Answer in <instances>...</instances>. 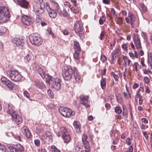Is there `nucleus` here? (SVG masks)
<instances>
[{
  "mask_svg": "<svg viewBox=\"0 0 152 152\" xmlns=\"http://www.w3.org/2000/svg\"><path fill=\"white\" fill-rule=\"evenodd\" d=\"M7 113L12 117V119L15 121V124L18 125L22 123V119L21 117L17 114L14 110L12 106L8 105V110L7 111Z\"/></svg>",
  "mask_w": 152,
  "mask_h": 152,
  "instance_id": "nucleus-1",
  "label": "nucleus"
},
{
  "mask_svg": "<svg viewBox=\"0 0 152 152\" xmlns=\"http://www.w3.org/2000/svg\"><path fill=\"white\" fill-rule=\"evenodd\" d=\"M35 3L33 6L34 10L36 14H43L45 8V4L43 0H34Z\"/></svg>",
  "mask_w": 152,
  "mask_h": 152,
  "instance_id": "nucleus-2",
  "label": "nucleus"
},
{
  "mask_svg": "<svg viewBox=\"0 0 152 152\" xmlns=\"http://www.w3.org/2000/svg\"><path fill=\"white\" fill-rule=\"evenodd\" d=\"M10 18V12L7 7H0V23H5Z\"/></svg>",
  "mask_w": 152,
  "mask_h": 152,
  "instance_id": "nucleus-3",
  "label": "nucleus"
},
{
  "mask_svg": "<svg viewBox=\"0 0 152 152\" xmlns=\"http://www.w3.org/2000/svg\"><path fill=\"white\" fill-rule=\"evenodd\" d=\"M74 28L75 32L80 37L81 39H83L85 38L83 31V24L81 22L78 21L76 22Z\"/></svg>",
  "mask_w": 152,
  "mask_h": 152,
  "instance_id": "nucleus-4",
  "label": "nucleus"
},
{
  "mask_svg": "<svg viewBox=\"0 0 152 152\" xmlns=\"http://www.w3.org/2000/svg\"><path fill=\"white\" fill-rule=\"evenodd\" d=\"M29 39L32 44L37 46L41 45L42 42V38L37 33H33L31 34L29 36Z\"/></svg>",
  "mask_w": 152,
  "mask_h": 152,
  "instance_id": "nucleus-5",
  "label": "nucleus"
},
{
  "mask_svg": "<svg viewBox=\"0 0 152 152\" xmlns=\"http://www.w3.org/2000/svg\"><path fill=\"white\" fill-rule=\"evenodd\" d=\"M8 76L10 79L15 81H18L20 80L22 76L19 73L17 70H8L7 71Z\"/></svg>",
  "mask_w": 152,
  "mask_h": 152,
  "instance_id": "nucleus-6",
  "label": "nucleus"
},
{
  "mask_svg": "<svg viewBox=\"0 0 152 152\" xmlns=\"http://www.w3.org/2000/svg\"><path fill=\"white\" fill-rule=\"evenodd\" d=\"M59 110V112L63 116L66 118H69L71 115H74L75 114V111H72L70 109L64 106L60 107Z\"/></svg>",
  "mask_w": 152,
  "mask_h": 152,
  "instance_id": "nucleus-7",
  "label": "nucleus"
},
{
  "mask_svg": "<svg viewBox=\"0 0 152 152\" xmlns=\"http://www.w3.org/2000/svg\"><path fill=\"white\" fill-rule=\"evenodd\" d=\"M73 73V70L71 66L65 67L62 75L63 78L65 80H69L72 78Z\"/></svg>",
  "mask_w": 152,
  "mask_h": 152,
  "instance_id": "nucleus-8",
  "label": "nucleus"
},
{
  "mask_svg": "<svg viewBox=\"0 0 152 152\" xmlns=\"http://www.w3.org/2000/svg\"><path fill=\"white\" fill-rule=\"evenodd\" d=\"M62 137L64 140V142L68 143L71 140V137L66 128L64 126L61 127Z\"/></svg>",
  "mask_w": 152,
  "mask_h": 152,
  "instance_id": "nucleus-9",
  "label": "nucleus"
},
{
  "mask_svg": "<svg viewBox=\"0 0 152 152\" xmlns=\"http://www.w3.org/2000/svg\"><path fill=\"white\" fill-rule=\"evenodd\" d=\"M133 39L136 49L137 50L141 49L142 48L141 44L138 35L137 34H133Z\"/></svg>",
  "mask_w": 152,
  "mask_h": 152,
  "instance_id": "nucleus-10",
  "label": "nucleus"
},
{
  "mask_svg": "<svg viewBox=\"0 0 152 152\" xmlns=\"http://www.w3.org/2000/svg\"><path fill=\"white\" fill-rule=\"evenodd\" d=\"M8 149L9 152H24L23 147L19 144L10 146Z\"/></svg>",
  "mask_w": 152,
  "mask_h": 152,
  "instance_id": "nucleus-11",
  "label": "nucleus"
},
{
  "mask_svg": "<svg viewBox=\"0 0 152 152\" xmlns=\"http://www.w3.org/2000/svg\"><path fill=\"white\" fill-rule=\"evenodd\" d=\"M129 18H125V20L128 24H130L132 27H134L135 26L136 17L134 15L131 13H129L128 14Z\"/></svg>",
  "mask_w": 152,
  "mask_h": 152,
  "instance_id": "nucleus-12",
  "label": "nucleus"
},
{
  "mask_svg": "<svg viewBox=\"0 0 152 152\" xmlns=\"http://www.w3.org/2000/svg\"><path fill=\"white\" fill-rule=\"evenodd\" d=\"M46 8L50 17L52 18H55L57 16L58 11L51 9L50 7V4L48 2L46 3Z\"/></svg>",
  "mask_w": 152,
  "mask_h": 152,
  "instance_id": "nucleus-13",
  "label": "nucleus"
},
{
  "mask_svg": "<svg viewBox=\"0 0 152 152\" xmlns=\"http://www.w3.org/2000/svg\"><path fill=\"white\" fill-rule=\"evenodd\" d=\"M140 64L141 65L140 66V68L142 69L144 74H147L148 73L150 74H152L151 71L149 70L148 68H147V66L145 64V59L143 57L141 58L140 59Z\"/></svg>",
  "mask_w": 152,
  "mask_h": 152,
  "instance_id": "nucleus-14",
  "label": "nucleus"
},
{
  "mask_svg": "<svg viewBox=\"0 0 152 152\" xmlns=\"http://www.w3.org/2000/svg\"><path fill=\"white\" fill-rule=\"evenodd\" d=\"M89 97V96H86L83 95H81L79 97L81 104L87 108L90 107L88 104V99Z\"/></svg>",
  "mask_w": 152,
  "mask_h": 152,
  "instance_id": "nucleus-15",
  "label": "nucleus"
},
{
  "mask_svg": "<svg viewBox=\"0 0 152 152\" xmlns=\"http://www.w3.org/2000/svg\"><path fill=\"white\" fill-rule=\"evenodd\" d=\"M144 89L142 87H140L138 91L137 92L135 96V101L136 102H137L138 101V99H139V104L141 105L142 104L143 101V99L142 96L140 94V91H143Z\"/></svg>",
  "mask_w": 152,
  "mask_h": 152,
  "instance_id": "nucleus-16",
  "label": "nucleus"
},
{
  "mask_svg": "<svg viewBox=\"0 0 152 152\" xmlns=\"http://www.w3.org/2000/svg\"><path fill=\"white\" fill-rule=\"evenodd\" d=\"M21 20L22 23L28 26L31 23V19L27 15H24L22 16Z\"/></svg>",
  "mask_w": 152,
  "mask_h": 152,
  "instance_id": "nucleus-17",
  "label": "nucleus"
},
{
  "mask_svg": "<svg viewBox=\"0 0 152 152\" xmlns=\"http://www.w3.org/2000/svg\"><path fill=\"white\" fill-rule=\"evenodd\" d=\"M17 4L20 5L22 7L26 8L28 7V2L26 0H13Z\"/></svg>",
  "mask_w": 152,
  "mask_h": 152,
  "instance_id": "nucleus-18",
  "label": "nucleus"
},
{
  "mask_svg": "<svg viewBox=\"0 0 152 152\" xmlns=\"http://www.w3.org/2000/svg\"><path fill=\"white\" fill-rule=\"evenodd\" d=\"M87 136L86 134H84L82 136V140L84 144V147L88 150L89 148V142L87 140Z\"/></svg>",
  "mask_w": 152,
  "mask_h": 152,
  "instance_id": "nucleus-19",
  "label": "nucleus"
},
{
  "mask_svg": "<svg viewBox=\"0 0 152 152\" xmlns=\"http://www.w3.org/2000/svg\"><path fill=\"white\" fill-rule=\"evenodd\" d=\"M23 129L24 131V134L26 138L29 140L31 139L32 136L28 129L27 128L26 126L24 127Z\"/></svg>",
  "mask_w": 152,
  "mask_h": 152,
  "instance_id": "nucleus-20",
  "label": "nucleus"
},
{
  "mask_svg": "<svg viewBox=\"0 0 152 152\" xmlns=\"http://www.w3.org/2000/svg\"><path fill=\"white\" fill-rule=\"evenodd\" d=\"M51 5L50 6L51 9L58 11L60 9V7L58 4L56 2L53 0L50 1Z\"/></svg>",
  "mask_w": 152,
  "mask_h": 152,
  "instance_id": "nucleus-21",
  "label": "nucleus"
},
{
  "mask_svg": "<svg viewBox=\"0 0 152 152\" xmlns=\"http://www.w3.org/2000/svg\"><path fill=\"white\" fill-rule=\"evenodd\" d=\"M1 81L3 85L5 84L6 86H13L14 85L13 83L5 77H2L1 78Z\"/></svg>",
  "mask_w": 152,
  "mask_h": 152,
  "instance_id": "nucleus-22",
  "label": "nucleus"
},
{
  "mask_svg": "<svg viewBox=\"0 0 152 152\" xmlns=\"http://www.w3.org/2000/svg\"><path fill=\"white\" fill-rule=\"evenodd\" d=\"M13 42L15 44L16 46H22V44L24 42L23 39H20L17 38H15L12 40Z\"/></svg>",
  "mask_w": 152,
  "mask_h": 152,
  "instance_id": "nucleus-23",
  "label": "nucleus"
},
{
  "mask_svg": "<svg viewBox=\"0 0 152 152\" xmlns=\"http://www.w3.org/2000/svg\"><path fill=\"white\" fill-rule=\"evenodd\" d=\"M73 74L75 80L78 82L81 78V76L79 74L77 69L75 67L73 68Z\"/></svg>",
  "mask_w": 152,
  "mask_h": 152,
  "instance_id": "nucleus-24",
  "label": "nucleus"
},
{
  "mask_svg": "<svg viewBox=\"0 0 152 152\" xmlns=\"http://www.w3.org/2000/svg\"><path fill=\"white\" fill-rule=\"evenodd\" d=\"M74 127L77 132H80L81 131V124L79 122L74 121L73 123Z\"/></svg>",
  "mask_w": 152,
  "mask_h": 152,
  "instance_id": "nucleus-25",
  "label": "nucleus"
},
{
  "mask_svg": "<svg viewBox=\"0 0 152 152\" xmlns=\"http://www.w3.org/2000/svg\"><path fill=\"white\" fill-rule=\"evenodd\" d=\"M120 51L118 48H116L112 53V58L111 61L113 60L114 58H116L120 55Z\"/></svg>",
  "mask_w": 152,
  "mask_h": 152,
  "instance_id": "nucleus-26",
  "label": "nucleus"
},
{
  "mask_svg": "<svg viewBox=\"0 0 152 152\" xmlns=\"http://www.w3.org/2000/svg\"><path fill=\"white\" fill-rule=\"evenodd\" d=\"M46 139L50 142H52L53 140V136L51 133L49 131H47L45 132Z\"/></svg>",
  "mask_w": 152,
  "mask_h": 152,
  "instance_id": "nucleus-27",
  "label": "nucleus"
},
{
  "mask_svg": "<svg viewBox=\"0 0 152 152\" xmlns=\"http://www.w3.org/2000/svg\"><path fill=\"white\" fill-rule=\"evenodd\" d=\"M46 81L47 83L49 85L54 84V81L55 80V78L51 76L47 75V77L46 78Z\"/></svg>",
  "mask_w": 152,
  "mask_h": 152,
  "instance_id": "nucleus-28",
  "label": "nucleus"
},
{
  "mask_svg": "<svg viewBox=\"0 0 152 152\" xmlns=\"http://www.w3.org/2000/svg\"><path fill=\"white\" fill-rule=\"evenodd\" d=\"M74 48L75 50V51L80 52L81 51V49L80 46L79 42L76 41H74Z\"/></svg>",
  "mask_w": 152,
  "mask_h": 152,
  "instance_id": "nucleus-29",
  "label": "nucleus"
},
{
  "mask_svg": "<svg viewBox=\"0 0 152 152\" xmlns=\"http://www.w3.org/2000/svg\"><path fill=\"white\" fill-rule=\"evenodd\" d=\"M140 7L139 9L142 13H145L148 10L147 7L142 3H140L139 4Z\"/></svg>",
  "mask_w": 152,
  "mask_h": 152,
  "instance_id": "nucleus-30",
  "label": "nucleus"
},
{
  "mask_svg": "<svg viewBox=\"0 0 152 152\" xmlns=\"http://www.w3.org/2000/svg\"><path fill=\"white\" fill-rule=\"evenodd\" d=\"M37 71L42 78H44L46 77L45 72L40 67H39L37 69Z\"/></svg>",
  "mask_w": 152,
  "mask_h": 152,
  "instance_id": "nucleus-31",
  "label": "nucleus"
},
{
  "mask_svg": "<svg viewBox=\"0 0 152 152\" xmlns=\"http://www.w3.org/2000/svg\"><path fill=\"white\" fill-rule=\"evenodd\" d=\"M81 51H75L73 54V57L74 58L77 60H79L80 59V55Z\"/></svg>",
  "mask_w": 152,
  "mask_h": 152,
  "instance_id": "nucleus-32",
  "label": "nucleus"
},
{
  "mask_svg": "<svg viewBox=\"0 0 152 152\" xmlns=\"http://www.w3.org/2000/svg\"><path fill=\"white\" fill-rule=\"evenodd\" d=\"M148 62L151 68L152 69V54L151 53H149L148 54Z\"/></svg>",
  "mask_w": 152,
  "mask_h": 152,
  "instance_id": "nucleus-33",
  "label": "nucleus"
},
{
  "mask_svg": "<svg viewBox=\"0 0 152 152\" xmlns=\"http://www.w3.org/2000/svg\"><path fill=\"white\" fill-rule=\"evenodd\" d=\"M58 14L61 16L66 17L68 15V13L65 9H63L59 12Z\"/></svg>",
  "mask_w": 152,
  "mask_h": 152,
  "instance_id": "nucleus-34",
  "label": "nucleus"
},
{
  "mask_svg": "<svg viewBox=\"0 0 152 152\" xmlns=\"http://www.w3.org/2000/svg\"><path fill=\"white\" fill-rule=\"evenodd\" d=\"M31 59V56L29 54H27L24 58V61L26 63L29 62Z\"/></svg>",
  "mask_w": 152,
  "mask_h": 152,
  "instance_id": "nucleus-35",
  "label": "nucleus"
},
{
  "mask_svg": "<svg viewBox=\"0 0 152 152\" xmlns=\"http://www.w3.org/2000/svg\"><path fill=\"white\" fill-rule=\"evenodd\" d=\"M55 86H61V79L58 78H55V80L54 81V84Z\"/></svg>",
  "mask_w": 152,
  "mask_h": 152,
  "instance_id": "nucleus-36",
  "label": "nucleus"
},
{
  "mask_svg": "<svg viewBox=\"0 0 152 152\" xmlns=\"http://www.w3.org/2000/svg\"><path fill=\"white\" fill-rule=\"evenodd\" d=\"M123 115L124 117L125 118H127L128 117V113L126 107L125 105L123 106Z\"/></svg>",
  "mask_w": 152,
  "mask_h": 152,
  "instance_id": "nucleus-37",
  "label": "nucleus"
},
{
  "mask_svg": "<svg viewBox=\"0 0 152 152\" xmlns=\"http://www.w3.org/2000/svg\"><path fill=\"white\" fill-rule=\"evenodd\" d=\"M71 11L75 14L78 13L80 12V9L77 7H72L70 8Z\"/></svg>",
  "mask_w": 152,
  "mask_h": 152,
  "instance_id": "nucleus-38",
  "label": "nucleus"
},
{
  "mask_svg": "<svg viewBox=\"0 0 152 152\" xmlns=\"http://www.w3.org/2000/svg\"><path fill=\"white\" fill-rule=\"evenodd\" d=\"M129 54L130 56L132 59H134V58H138V54L136 51H134V54L132 52H129Z\"/></svg>",
  "mask_w": 152,
  "mask_h": 152,
  "instance_id": "nucleus-39",
  "label": "nucleus"
},
{
  "mask_svg": "<svg viewBox=\"0 0 152 152\" xmlns=\"http://www.w3.org/2000/svg\"><path fill=\"white\" fill-rule=\"evenodd\" d=\"M128 43L127 42L124 43L121 45V48L125 52H127L128 50Z\"/></svg>",
  "mask_w": 152,
  "mask_h": 152,
  "instance_id": "nucleus-40",
  "label": "nucleus"
},
{
  "mask_svg": "<svg viewBox=\"0 0 152 152\" xmlns=\"http://www.w3.org/2000/svg\"><path fill=\"white\" fill-rule=\"evenodd\" d=\"M6 28L4 26H0V35H2L6 32Z\"/></svg>",
  "mask_w": 152,
  "mask_h": 152,
  "instance_id": "nucleus-41",
  "label": "nucleus"
},
{
  "mask_svg": "<svg viewBox=\"0 0 152 152\" xmlns=\"http://www.w3.org/2000/svg\"><path fill=\"white\" fill-rule=\"evenodd\" d=\"M106 20V18L104 16H102L99 20V23L100 25H102Z\"/></svg>",
  "mask_w": 152,
  "mask_h": 152,
  "instance_id": "nucleus-42",
  "label": "nucleus"
},
{
  "mask_svg": "<svg viewBox=\"0 0 152 152\" xmlns=\"http://www.w3.org/2000/svg\"><path fill=\"white\" fill-rule=\"evenodd\" d=\"M115 112L117 114H120L122 112L121 108L119 106L116 107L115 109Z\"/></svg>",
  "mask_w": 152,
  "mask_h": 152,
  "instance_id": "nucleus-43",
  "label": "nucleus"
},
{
  "mask_svg": "<svg viewBox=\"0 0 152 152\" xmlns=\"http://www.w3.org/2000/svg\"><path fill=\"white\" fill-rule=\"evenodd\" d=\"M141 35L144 40L146 42H147L148 41V38L146 33L142 31L141 33Z\"/></svg>",
  "mask_w": 152,
  "mask_h": 152,
  "instance_id": "nucleus-44",
  "label": "nucleus"
},
{
  "mask_svg": "<svg viewBox=\"0 0 152 152\" xmlns=\"http://www.w3.org/2000/svg\"><path fill=\"white\" fill-rule=\"evenodd\" d=\"M123 19L121 17H119L116 19V22L119 25H121L123 23Z\"/></svg>",
  "mask_w": 152,
  "mask_h": 152,
  "instance_id": "nucleus-45",
  "label": "nucleus"
},
{
  "mask_svg": "<svg viewBox=\"0 0 152 152\" xmlns=\"http://www.w3.org/2000/svg\"><path fill=\"white\" fill-rule=\"evenodd\" d=\"M123 94L124 95V98L126 99H128L129 98H131V96L130 93L124 92H123Z\"/></svg>",
  "mask_w": 152,
  "mask_h": 152,
  "instance_id": "nucleus-46",
  "label": "nucleus"
},
{
  "mask_svg": "<svg viewBox=\"0 0 152 152\" xmlns=\"http://www.w3.org/2000/svg\"><path fill=\"white\" fill-rule=\"evenodd\" d=\"M111 75L113 76L116 81H118V77L117 75L115 74L114 72H112L111 73Z\"/></svg>",
  "mask_w": 152,
  "mask_h": 152,
  "instance_id": "nucleus-47",
  "label": "nucleus"
},
{
  "mask_svg": "<svg viewBox=\"0 0 152 152\" xmlns=\"http://www.w3.org/2000/svg\"><path fill=\"white\" fill-rule=\"evenodd\" d=\"M106 84V80L105 78L102 77V79L100 81V86H105Z\"/></svg>",
  "mask_w": 152,
  "mask_h": 152,
  "instance_id": "nucleus-48",
  "label": "nucleus"
},
{
  "mask_svg": "<svg viewBox=\"0 0 152 152\" xmlns=\"http://www.w3.org/2000/svg\"><path fill=\"white\" fill-rule=\"evenodd\" d=\"M122 58L124 61V66L125 67L127 65V63H128V61L129 59V58L127 56H123Z\"/></svg>",
  "mask_w": 152,
  "mask_h": 152,
  "instance_id": "nucleus-49",
  "label": "nucleus"
},
{
  "mask_svg": "<svg viewBox=\"0 0 152 152\" xmlns=\"http://www.w3.org/2000/svg\"><path fill=\"white\" fill-rule=\"evenodd\" d=\"M51 150L52 152H60V151L54 145L51 146Z\"/></svg>",
  "mask_w": 152,
  "mask_h": 152,
  "instance_id": "nucleus-50",
  "label": "nucleus"
},
{
  "mask_svg": "<svg viewBox=\"0 0 152 152\" xmlns=\"http://www.w3.org/2000/svg\"><path fill=\"white\" fill-rule=\"evenodd\" d=\"M36 14V23H39L41 22L42 19L40 18L39 16L38 15L39 14Z\"/></svg>",
  "mask_w": 152,
  "mask_h": 152,
  "instance_id": "nucleus-51",
  "label": "nucleus"
},
{
  "mask_svg": "<svg viewBox=\"0 0 152 152\" xmlns=\"http://www.w3.org/2000/svg\"><path fill=\"white\" fill-rule=\"evenodd\" d=\"M100 58L101 60L103 63L107 61L106 57L104 55H101Z\"/></svg>",
  "mask_w": 152,
  "mask_h": 152,
  "instance_id": "nucleus-52",
  "label": "nucleus"
},
{
  "mask_svg": "<svg viewBox=\"0 0 152 152\" xmlns=\"http://www.w3.org/2000/svg\"><path fill=\"white\" fill-rule=\"evenodd\" d=\"M48 93L49 96L51 98H53L54 97L53 94L51 90L50 89L48 90Z\"/></svg>",
  "mask_w": 152,
  "mask_h": 152,
  "instance_id": "nucleus-53",
  "label": "nucleus"
},
{
  "mask_svg": "<svg viewBox=\"0 0 152 152\" xmlns=\"http://www.w3.org/2000/svg\"><path fill=\"white\" fill-rule=\"evenodd\" d=\"M105 34V32L104 31H102L100 35V39L101 40H102L103 39Z\"/></svg>",
  "mask_w": 152,
  "mask_h": 152,
  "instance_id": "nucleus-54",
  "label": "nucleus"
},
{
  "mask_svg": "<svg viewBox=\"0 0 152 152\" xmlns=\"http://www.w3.org/2000/svg\"><path fill=\"white\" fill-rule=\"evenodd\" d=\"M34 142L35 145L37 146H39L40 145V141L39 140H35Z\"/></svg>",
  "mask_w": 152,
  "mask_h": 152,
  "instance_id": "nucleus-55",
  "label": "nucleus"
},
{
  "mask_svg": "<svg viewBox=\"0 0 152 152\" xmlns=\"http://www.w3.org/2000/svg\"><path fill=\"white\" fill-rule=\"evenodd\" d=\"M139 66V64L137 62H134V66L135 69V70L136 72H137L138 71L137 67Z\"/></svg>",
  "mask_w": 152,
  "mask_h": 152,
  "instance_id": "nucleus-56",
  "label": "nucleus"
},
{
  "mask_svg": "<svg viewBox=\"0 0 152 152\" xmlns=\"http://www.w3.org/2000/svg\"><path fill=\"white\" fill-rule=\"evenodd\" d=\"M142 132L146 139L148 140V137L147 132L146 131H143Z\"/></svg>",
  "mask_w": 152,
  "mask_h": 152,
  "instance_id": "nucleus-57",
  "label": "nucleus"
},
{
  "mask_svg": "<svg viewBox=\"0 0 152 152\" xmlns=\"http://www.w3.org/2000/svg\"><path fill=\"white\" fill-rule=\"evenodd\" d=\"M141 120L142 122L144 123L145 124H147L148 123V120L146 118H141Z\"/></svg>",
  "mask_w": 152,
  "mask_h": 152,
  "instance_id": "nucleus-58",
  "label": "nucleus"
},
{
  "mask_svg": "<svg viewBox=\"0 0 152 152\" xmlns=\"http://www.w3.org/2000/svg\"><path fill=\"white\" fill-rule=\"evenodd\" d=\"M111 12L114 16H117V15L116 14V12L113 8H112L111 9Z\"/></svg>",
  "mask_w": 152,
  "mask_h": 152,
  "instance_id": "nucleus-59",
  "label": "nucleus"
},
{
  "mask_svg": "<svg viewBox=\"0 0 152 152\" xmlns=\"http://www.w3.org/2000/svg\"><path fill=\"white\" fill-rule=\"evenodd\" d=\"M116 43V39L115 38L113 39V41L110 44V46L114 47Z\"/></svg>",
  "mask_w": 152,
  "mask_h": 152,
  "instance_id": "nucleus-60",
  "label": "nucleus"
},
{
  "mask_svg": "<svg viewBox=\"0 0 152 152\" xmlns=\"http://www.w3.org/2000/svg\"><path fill=\"white\" fill-rule=\"evenodd\" d=\"M64 4L65 6L66 7H70L71 6V4L68 1H66L64 2Z\"/></svg>",
  "mask_w": 152,
  "mask_h": 152,
  "instance_id": "nucleus-61",
  "label": "nucleus"
},
{
  "mask_svg": "<svg viewBox=\"0 0 152 152\" xmlns=\"http://www.w3.org/2000/svg\"><path fill=\"white\" fill-rule=\"evenodd\" d=\"M131 138L129 137L127 138V139L126 140V142L127 144L129 145L131 144Z\"/></svg>",
  "mask_w": 152,
  "mask_h": 152,
  "instance_id": "nucleus-62",
  "label": "nucleus"
},
{
  "mask_svg": "<svg viewBox=\"0 0 152 152\" xmlns=\"http://www.w3.org/2000/svg\"><path fill=\"white\" fill-rule=\"evenodd\" d=\"M102 2L103 3L106 4H109L110 3V0H102Z\"/></svg>",
  "mask_w": 152,
  "mask_h": 152,
  "instance_id": "nucleus-63",
  "label": "nucleus"
},
{
  "mask_svg": "<svg viewBox=\"0 0 152 152\" xmlns=\"http://www.w3.org/2000/svg\"><path fill=\"white\" fill-rule=\"evenodd\" d=\"M23 94L27 98H29V94L27 91H24L23 92Z\"/></svg>",
  "mask_w": 152,
  "mask_h": 152,
  "instance_id": "nucleus-64",
  "label": "nucleus"
}]
</instances>
